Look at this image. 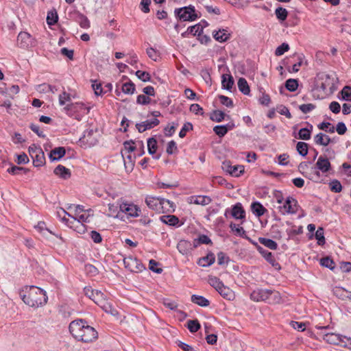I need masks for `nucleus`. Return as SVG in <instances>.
I'll return each mask as SVG.
<instances>
[{"label": "nucleus", "instance_id": "1", "mask_svg": "<svg viewBox=\"0 0 351 351\" xmlns=\"http://www.w3.org/2000/svg\"><path fill=\"white\" fill-rule=\"evenodd\" d=\"M69 332L77 340L84 343H89L95 341L98 337L96 330L87 324L82 319H77L71 322L69 326Z\"/></svg>", "mask_w": 351, "mask_h": 351}, {"label": "nucleus", "instance_id": "2", "mask_svg": "<svg viewBox=\"0 0 351 351\" xmlns=\"http://www.w3.org/2000/svg\"><path fill=\"white\" fill-rule=\"evenodd\" d=\"M20 297L27 305L38 308L47 303V297L40 288L31 286L26 287L20 291Z\"/></svg>", "mask_w": 351, "mask_h": 351}, {"label": "nucleus", "instance_id": "3", "mask_svg": "<svg viewBox=\"0 0 351 351\" xmlns=\"http://www.w3.org/2000/svg\"><path fill=\"white\" fill-rule=\"evenodd\" d=\"M84 291L85 295L99 306L104 311H109L110 304L106 300L104 295L101 291L93 289L90 287H85Z\"/></svg>", "mask_w": 351, "mask_h": 351}, {"label": "nucleus", "instance_id": "4", "mask_svg": "<svg viewBox=\"0 0 351 351\" xmlns=\"http://www.w3.org/2000/svg\"><path fill=\"white\" fill-rule=\"evenodd\" d=\"M174 12L176 16L182 21H193L197 18L194 7L191 5L177 8Z\"/></svg>", "mask_w": 351, "mask_h": 351}, {"label": "nucleus", "instance_id": "5", "mask_svg": "<svg viewBox=\"0 0 351 351\" xmlns=\"http://www.w3.org/2000/svg\"><path fill=\"white\" fill-rule=\"evenodd\" d=\"M29 154L33 160V164L35 167H42L45 164V156L42 148L36 145H32L29 147Z\"/></svg>", "mask_w": 351, "mask_h": 351}, {"label": "nucleus", "instance_id": "6", "mask_svg": "<svg viewBox=\"0 0 351 351\" xmlns=\"http://www.w3.org/2000/svg\"><path fill=\"white\" fill-rule=\"evenodd\" d=\"M324 339L330 344L341 345L344 347L348 346V344L351 345V338L336 333H326L324 335Z\"/></svg>", "mask_w": 351, "mask_h": 351}, {"label": "nucleus", "instance_id": "7", "mask_svg": "<svg viewBox=\"0 0 351 351\" xmlns=\"http://www.w3.org/2000/svg\"><path fill=\"white\" fill-rule=\"evenodd\" d=\"M125 267L131 272L138 273L142 271L145 267L141 261L135 257L132 256L125 257L123 259Z\"/></svg>", "mask_w": 351, "mask_h": 351}, {"label": "nucleus", "instance_id": "8", "mask_svg": "<svg viewBox=\"0 0 351 351\" xmlns=\"http://www.w3.org/2000/svg\"><path fill=\"white\" fill-rule=\"evenodd\" d=\"M17 43L20 47L27 49L35 46L36 41L29 33L21 32L18 35Z\"/></svg>", "mask_w": 351, "mask_h": 351}, {"label": "nucleus", "instance_id": "9", "mask_svg": "<svg viewBox=\"0 0 351 351\" xmlns=\"http://www.w3.org/2000/svg\"><path fill=\"white\" fill-rule=\"evenodd\" d=\"M221 169L232 176L239 177L244 172L243 165L232 166L230 160H225L222 162Z\"/></svg>", "mask_w": 351, "mask_h": 351}, {"label": "nucleus", "instance_id": "10", "mask_svg": "<svg viewBox=\"0 0 351 351\" xmlns=\"http://www.w3.org/2000/svg\"><path fill=\"white\" fill-rule=\"evenodd\" d=\"M120 210L130 217H136L139 215L141 209L134 204L123 203L120 204Z\"/></svg>", "mask_w": 351, "mask_h": 351}, {"label": "nucleus", "instance_id": "11", "mask_svg": "<svg viewBox=\"0 0 351 351\" xmlns=\"http://www.w3.org/2000/svg\"><path fill=\"white\" fill-rule=\"evenodd\" d=\"M270 289H257L250 294V298L256 302L266 301L268 302Z\"/></svg>", "mask_w": 351, "mask_h": 351}, {"label": "nucleus", "instance_id": "12", "mask_svg": "<svg viewBox=\"0 0 351 351\" xmlns=\"http://www.w3.org/2000/svg\"><path fill=\"white\" fill-rule=\"evenodd\" d=\"M297 204L298 202L295 199L292 197H288L286 199L284 205L280 207L281 209L282 208L284 210L282 213L283 214H295L298 210Z\"/></svg>", "mask_w": 351, "mask_h": 351}, {"label": "nucleus", "instance_id": "13", "mask_svg": "<svg viewBox=\"0 0 351 351\" xmlns=\"http://www.w3.org/2000/svg\"><path fill=\"white\" fill-rule=\"evenodd\" d=\"M315 169L320 171L322 173H327L331 169V165L326 156H320L315 164Z\"/></svg>", "mask_w": 351, "mask_h": 351}, {"label": "nucleus", "instance_id": "14", "mask_svg": "<svg viewBox=\"0 0 351 351\" xmlns=\"http://www.w3.org/2000/svg\"><path fill=\"white\" fill-rule=\"evenodd\" d=\"M250 241L252 243L256 246L257 250L262 254V256L268 263H269L273 267L279 266L278 263L276 261L271 252L265 250L258 245L256 243L253 242L251 239H250Z\"/></svg>", "mask_w": 351, "mask_h": 351}, {"label": "nucleus", "instance_id": "15", "mask_svg": "<svg viewBox=\"0 0 351 351\" xmlns=\"http://www.w3.org/2000/svg\"><path fill=\"white\" fill-rule=\"evenodd\" d=\"M160 123L159 120L157 118H154L151 120H146L141 123L136 124V128L140 133H142L147 130H150Z\"/></svg>", "mask_w": 351, "mask_h": 351}, {"label": "nucleus", "instance_id": "16", "mask_svg": "<svg viewBox=\"0 0 351 351\" xmlns=\"http://www.w3.org/2000/svg\"><path fill=\"white\" fill-rule=\"evenodd\" d=\"M187 202L189 204L206 206L212 202V199L207 195H192L188 197Z\"/></svg>", "mask_w": 351, "mask_h": 351}, {"label": "nucleus", "instance_id": "17", "mask_svg": "<svg viewBox=\"0 0 351 351\" xmlns=\"http://www.w3.org/2000/svg\"><path fill=\"white\" fill-rule=\"evenodd\" d=\"M178 252L184 256L189 255L193 251L191 243L189 241L182 239L178 241L176 246Z\"/></svg>", "mask_w": 351, "mask_h": 351}, {"label": "nucleus", "instance_id": "18", "mask_svg": "<svg viewBox=\"0 0 351 351\" xmlns=\"http://www.w3.org/2000/svg\"><path fill=\"white\" fill-rule=\"evenodd\" d=\"M319 80H321V83L318 85V87L323 91H326L328 89H331L333 86V80L330 78L328 74L322 73L318 76Z\"/></svg>", "mask_w": 351, "mask_h": 351}, {"label": "nucleus", "instance_id": "19", "mask_svg": "<svg viewBox=\"0 0 351 351\" xmlns=\"http://www.w3.org/2000/svg\"><path fill=\"white\" fill-rule=\"evenodd\" d=\"M161 199L160 197L147 196L145 203L149 208L160 213Z\"/></svg>", "mask_w": 351, "mask_h": 351}, {"label": "nucleus", "instance_id": "20", "mask_svg": "<svg viewBox=\"0 0 351 351\" xmlns=\"http://www.w3.org/2000/svg\"><path fill=\"white\" fill-rule=\"evenodd\" d=\"M93 134L94 131L93 130H86L84 132L83 136L80 138V141L86 146L94 145L97 142V139L93 137Z\"/></svg>", "mask_w": 351, "mask_h": 351}, {"label": "nucleus", "instance_id": "21", "mask_svg": "<svg viewBox=\"0 0 351 351\" xmlns=\"http://www.w3.org/2000/svg\"><path fill=\"white\" fill-rule=\"evenodd\" d=\"M231 215L235 219H244L245 218V211L241 203H237L232 206Z\"/></svg>", "mask_w": 351, "mask_h": 351}, {"label": "nucleus", "instance_id": "22", "mask_svg": "<svg viewBox=\"0 0 351 351\" xmlns=\"http://www.w3.org/2000/svg\"><path fill=\"white\" fill-rule=\"evenodd\" d=\"M213 35L214 38L220 43L226 42L231 36L227 29H219L218 31H214Z\"/></svg>", "mask_w": 351, "mask_h": 351}, {"label": "nucleus", "instance_id": "23", "mask_svg": "<svg viewBox=\"0 0 351 351\" xmlns=\"http://www.w3.org/2000/svg\"><path fill=\"white\" fill-rule=\"evenodd\" d=\"M215 261V256L213 252H209L206 256L199 258L197 262V265L206 267L210 266Z\"/></svg>", "mask_w": 351, "mask_h": 351}, {"label": "nucleus", "instance_id": "24", "mask_svg": "<svg viewBox=\"0 0 351 351\" xmlns=\"http://www.w3.org/2000/svg\"><path fill=\"white\" fill-rule=\"evenodd\" d=\"M66 154L65 148L63 147H58L53 149L49 154V158L51 161L59 160Z\"/></svg>", "mask_w": 351, "mask_h": 351}, {"label": "nucleus", "instance_id": "25", "mask_svg": "<svg viewBox=\"0 0 351 351\" xmlns=\"http://www.w3.org/2000/svg\"><path fill=\"white\" fill-rule=\"evenodd\" d=\"M53 173L60 178L66 180L71 177V171L62 165H58L53 170Z\"/></svg>", "mask_w": 351, "mask_h": 351}, {"label": "nucleus", "instance_id": "26", "mask_svg": "<svg viewBox=\"0 0 351 351\" xmlns=\"http://www.w3.org/2000/svg\"><path fill=\"white\" fill-rule=\"evenodd\" d=\"M175 210V206L171 201L162 198L160 213H171Z\"/></svg>", "mask_w": 351, "mask_h": 351}, {"label": "nucleus", "instance_id": "27", "mask_svg": "<svg viewBox=\"0 0 351 351\" xmlns=\"http://www.w3.org/2000/svg\"><path fill=\"white\" fill-rule=\"evenodd\" d=\"M333 293L334 295L342 300H345L346 298H348L351 300V292L348 291L345 289L340 287H336L333 289Z\"/></svg>", "mask_w": 351, "mask_h": 351}, {"label": "nucleus", "instance_id": "28", "mask_svg": "<svg viewBox=\"0 0 351 351\" xmlns=\"http://www.w3.org/2000/svg\"><path fill=\"white\" fill-rule=\"evenodd\" d=\"M251 209L252 213L258 217L263 216L267 209L258 202H253L251 204Z\"/></svg>", "mask_w": 351, "mask_h": 351}, {"label": "nucleus", "instance_id": "29", "mask_svg": "<svg viewBox=\"0 0 351 351\" xmlns=\"http://www.w3.org/2000/svg\"><path fill=\"white\" fill-rule=\"evenodd\" d=\"M234 85V79L228 74L222 75L221 86L223 89L230 90Z\"/></svg>", "mask_w": 351, "mask_h": 351}, {"label": "nucleus", "instance_id": "30", "mask_svg": "<svg viewBox=\"0 0 351 351\" xmlns=\"http://www.w3.org/2000/svg\"><path fill=\"white\" fill-rule=\"evenodd\" d=\"M314 141L316 144L324 146L328 145L332 141L331 138L328 136L323 133L317 134L315 136Z\"/></svg>", "mask_w": 351, "mask_h": 351}, {"label": "nucleus", "instance_id": "31", "mask_svg": "<svg viewBox=\"0 0 351 351\" xmlns=\"http://www.w3.org/2000/svg\"><path fill=\"white\" fill-rule=\"evenodd\" d=\"M191 302L202 307H206L210 305V302L206 298L202 295H193Z\"/></svg>", "mask_w": 351, "mask_h": 351}, {"label": "nucleus", "instance_id": "32", "mask_svg": "<svg viewBox=\"0 0 351 351\" xmlns=\"http://www.w3.org/2000/svg\"><path fill=\"white\" fill-rule=\"evenodd\" d=\"M203 32V26L201 24H196L195 25L188 27L187 30L182 34V37H185L186 34H192L195 36L199 35Z\"/></svg>", "mask_w": 351, "mask_h": 351}, {"label": "nucleus", "instance_id": "33", "mask_svg": "<svg viewBox=\"0 0 351 351\" xmlns=\"http://www.w3.org/2000/svg\"><path fill=\"white\" fill-rule=\"evenodd\" d=\"M217 292L226 300H232L234 299V295L233 291L224 285L220 288V289L217 290Z\"/></svg>", "mask_w": 351, "mask_h": 351}, {"label": "nucleus", "instance_id": "34", "mask_svg": "<svg viewBox=\"0 0 351 351\" xmlns=\"http://www.w3.org/2000/svg\"><path fill=\"white\" fill-rule=\"evenodd\" d=\"M160 219L162 223L169 226H175L179 223V219L175 215H163Z\"/></svg>", "mask_w": 351, "mask_h": 351}, {"label": "nucleus", "instance_id": "35", "mask_svg": "<svg viewBox=\"0 0 351 351\" xmlns=\"http://www.w3.org/2000/svg\"><path fill=\"white\" fill-rule=\"evenodd\" d=\"M239 90L244 95H249L250 92V86L247 80L243 77H240L237 82Z\"/></svg>", "mask_w": 351, "mask_h": 351}, {"label": "nucleus", "instance_id": "36", "mask_svg": "<svg viewBox=\"0 0 351 351\" xmlns=\"http://www.w3.org/2000/svg\"><path fill=\"white\" fill-rule=\"evenodd\" d=\"M226 117L229 118L230 117L226 116V114L223 112H222L219 110H213L211 112L210 116V119L212 121L218 122V123L221 122L223 120L225 119Z\"/></svg>", "mask_w": 351, "mask_h": 351}, {"label": "nucleus", "instance_id": "37", "mask_svg": "<svg viewBox=\"0 0 351 351\" xmlns=\"http://www.w3.org/2000/svg\"><path fill=\"white\" fill-rule=\"evenodd\" d=\"M313 130V125H310V129L304 128L299 130L298 138L302 140H309L311 138V132Z\"/></svg>", "mask_w": 351, "mask_h": 351}, {"label": "nucleus", "instance_id": "38", "mask_svg": "<svg viewBox=\"0 0 351 351\" xmlns=\"http://www.w3.org/2000/svg\"><path fill=\"white\" fill-rule=\"evenodd\" d=\"M258 241L260 243L268 247L270 250H275L278 248V244L276 241L264 237H259Z\"/></svg>", "mask_w": 351, "mask_h": 351}, {"label": "nucleus", "instance_id": "39", "mask_svg": "<svg viewBox=\"0 0 351 351\" xmlns=\"http://www.w3.org/2000/svg\"><path fill=\"white\" fill-rule=\"evenodd\" d=\"M158 148L157 141L155 138L152 137L147 140V149L149 154L153 155L156 154Z\"/></svg>", "mask_w": 351, "mask_h": 351}, {"label": "nucleus", "instance_id": "40", "mask_svg": "<svg viewBox=\"0 0 351 351\" xmlns=\"http://www.w3.org/2000/svg\"><path fill=\"white\" fill-rule=\"evenodd\" d=\"M77 21L82 28L88 29L90 27V21L88 19L81 13H78Z\"/></svg>", "mask_w": 351, "mask_h": 351}, {"label": "nucleus", "instance_id": "41", "mask_svg": "<svg viewBox=\"0 0 351 351\" xmlns=\"http://www.w3.org/2000/svg\"><path fill=\"white\" fill-rule=\"evenodd\" d=\"M75 220L77 221V223L80 225V228H82L83 231H84V226H83V222H89L88 218L90 217L89 214L82 213L76 215V217H72Z\"/></svg>", "mask_w": 351, "mask_h": 351}, {"label": "nucleus", "instance_id": "42", "mask_svg": "<svg viewBox=\"0 0 351 351\" xmlns=\"http://www.w3.org/2000/svg\"><path fill=\"white\" fill-rule=\"evenodd\" d=\"M187 328L192 333L196 332L199 330L201 326L197 319H189L187 321Z\"/></svg>", "mask_w": 351, "mask_h": 351}, {"label": "nucleus", "instance_id": "43", "mask_svg": "<svg viewBox=\"0 0 351 351\" xmlns=\"http://www.w3.org/2000/svg\"><path fill=\"white\" fill-rule=\"evenodd\" d=\"M281 297L278 291L270 289L269 296L268 299V303L276 304L280 302Z\"/></svg>", "mask_w": 351, "mask_h": 351}, {"label": "nucleus", "instance_id": "44", "mask_svg": "<svg viewBox=\"0 0 351 351\" xmlns=\"http://www.w3.org/2000/svg\"><path fill=\"white\" fill-rule=\"evenodd\" d=\"M320 265L323 267H327L330 270H334L335 268V263L332 258L328 256L324 257L320 259Z\"/></svg>", "mask_w": 351, "mask_h": 351}, {"label": "nucleus", "instance_id": "45", "mask_svg": "<svg viewBox=\"0 0 351 351\" xmlns=\"http://www.w3.org/2000/svg\"><path fill=\"white\" fill-rule=\"evenodd\" d=\"M122 91L128 95H132L135 91V85L131 81L123 84L121 87Z\"/></svg>", "mask_w": 351, "mask_h": 351}, {"label": "nucleus", "instance_id": "46", "mask_svg": "<svg viewBox=\"0 0 351 351\" xmlns=\"http://www.w3.org/2000/svg\"><path fill=\"white\" fill-rule=\"evenodd\" d=\"M275 14L278 20L284 21L287 18L288 12L285 8L279 7L276 9Z\"/></svg>", "mask_w": 351, "mask_h": 351}, {"label": "nucleus", "instance_id": "47", "mask_svg": "<svg viewBox=\"0 0 351 351\" xmlns=\"http://www.w3.org/2000/svg\"><path fill=\"white\" fill-rule=\"evenodd\" d=\"M285 87L288 90L294 92L298 87V81L295 79H289L285 82Z\"/></svg>", "mask_w": 351, "mask_h": 351}, {"label": "nucleus", "instance_id": "48", "mask_svg": "<svg viewBox=\"0 0 351 351\" xmlns=\"http://www.w3.org/2000/svg\"><path fill=\"white\" fill-rule=\"evenodd\" d=\"M92 87L96 95H103L105 94V90H104L103 88V84L101 82H98L96 80L93 81Z\"/></svg>", "mask_w": 351, "mask_h": 351}, {"label": "nucleus", "instance_id": "49", "mask_svg": "<svg viewBox=\"0 0 351 351\" xmlns=\"http://www.w3.org/2000/svg\"><path fill=\"white\" fill-rule=\"evenodd\" d=\"M296 149L299 154L306 156L308 154V144L304 142H298L296 145Z\"/></svg>", "mask_w": 351, "mask_h": 351}, {"label": "nucleus", "instance_id": "50", "mask_svg": "<svg viewBox=\"0 0 351 351\" xmlns=\"http://www.w3.org/2000/svg\"><path fill=\"white\" fill-rule=\"evenodd\" d=\"M208 282L217 291L223 285V283L219 280V278L215 276L210 277Z\"/></svg>", "mask_w": 351, "mask_h": 351}, {"label": "nucleus", "instance_id": "51", "mask_svg": "<svg viewBox=\"0 0 351 351\" xmlns=\"http://www.w3.org/2000/svg\"><path fill=\"white\" fill-rule=\"evenodd\" d=\"M58 16L56 11H53V12L51 11V12H48L47 17V22L48 25H55L58 22Z\"/></svg>", "mask_w": 351, "mask_h": 351}, {"label": "nucleus", "instance_id": "52", "mask_svg": "<svg viewBox=\"0 0 351 351\" xmlns=\"http://www.w3.org/2000/svg\"><path fill=\"white\" fill-rule=\"evenodd\" d=\"M330 189L335 193H339L342 191L341 182L337 180H332L330 183Z\"/></svg>", "mask_w": 351, "mask_h": 351}, {"label": "nucleus", "instance_id": "53", "mask_svg": "<svg viewBox=\"0 0 351 351\" xmlns=\"http://www.w3.org/2000/svg\"><path fill=\"white\" fill-rule=\"evenodd\" d=\"M178 123L173 122L171 125H167L164 129V133L166 136H171L176 132Z\"/></svg>", "mask_w": 351, "mask_h": 351}, {"label": "nucleus", "instance_id": "54", "mask_svg": "<svg viewBox=\"0 0 351 351\" xmlns=\"http://www.w3.org/2000/svg\"><path fill=\"white\" fill-rule=\"evenodd\" d=\"M193 130V125L190 122H186L179 132V136L184 138L186 135V132Z\"/></svg>", "mask_w": 351, "mask_h": 351}, {"label": "nucleus", "instance_id": "55", "mask_svg": "<svg viewBox=\"0 0 351 351\" xmlns=\"http://www.w3.org/2000/svg\"><path fill=\"white\" fill-rule=\"evenodd\" d=\"M289 49V46L287 43H282L280 46H278L275 51V55L277 56H280L283 55L286 51H288Z\"/></svg>", "mask_w": 351, "mask_h": 351}, {"label": "nucleus", "instance_id": "56", "mask_svg": "<svg viewBox=\"0 0 351 351\" xmlns=\"http://www.w3.org/2000/svg\"><path fill=\"white\" fill-rule=\"evenodd\" d=\"M219 99L221 104L226 107L232 108L234 106L232 100L225 95H219Z\"/></svg>", "mask_w": 351, "mask_h": 351}, {"label": "nucleus", "instance_id": "57", "mask_svg": "<svg viewBox=\"0 0 351 351\" xmlns=\"http://www.w3.org/2000/svg\"><path fill=\"white\" fill-rule=\"evenodd\" d=\"M315 238L317 240V243L319 245H324L325 243V238L324 236V229L322 228H319L315 232Z\"/></svg>", "mask_w": 351, "mask_h": 351}, {"label": "nucleus", "instance_id": "58", "mask_svg": "<svg viewBox=\"0 0 351 351\" xmlns=\"http://www.w3.org/2000/svg\"><path fill=\"white\" fill-rule=\"evenodd\" d=\"M215 133L219 137H223L227 134V129L224 125H216L213 128Z\"/></svg>", "mask_w": 351, "mask_h": 351}, {"label": "nucleus", "instance_id": "59", "mask_svg": "<svg viewBox=\"0 0 351 351\" xmlns=\"http://www.w3.org/2000/svg\"><path fill=\"white\" fill-rule=\"evenodd\" d=\"M136 75L138 79L143 82H149L151 79L150 75L148 72L138 70L136 72Z\"/></svg>", "mask_w": 351, "mask_h": 351}, {"label": "nucleus", "instance_id": "60", "mask_svg": "<svg viewBox=\"0 0 351 351\" xmlns=\"http://www.w3.org/2000/svg\"><path fill=\"white\" fill-rule=\"evenodd\" d=\"M330 125H331V123L329 122H323L318 125V128L320 130H324L327 132L334 133L335 128L334 126L330 127Z\"/></svg>", "mask_w": 351, "mask_h": 351}, {"label": "nucleus", "instance_id": "61", "mask_svg": "<svg viewBox=\"0 0 351 351\" xmlns=\"http://www.w3.org/2000/svg\"><path fill=\"white\" fill-rule=\"evenodd\" d=\"M229 261L228 256H226V254L223 252H220L217 254V263L219 265H223L225 264H227Z\"/></svg>", "mask_w": 351, "mask_h": 351}, {"label": "nucleus", "instance_id": "62", "mask_svg": "<svg viewBox=\"0 0 351 351\" xmlns=\"http://www.w3.org/2000/svg\"><path fill=\"white\" fill-rule=\"evenodd\" d=\"M158 263L156 262L155 260H150L149 263V269L152 271L156 273V274H161L162 272V269L158 267Z\"/></svg>", "mask_w": 351, "mask_h": 351}, {"label": "nucleus", "instance_id": "63", "mask_svg": "<svg viewBox=\"0 0 351 351\" xmlns=\"http://www.w3.org/2000/svg\"><path fill=\"white\" fill-rule=\"evenodd\" d=\"M342 99L346 101L351 100V88L349 86H345L341 92Z\"/></svg>", "mask_w": 351, "mask_h": 351}, {"label": "nucleus", "instance_id": "64", "mask_svg": "<svg viewBox=\"0 0 351 351\" xmlns=\"http://www.w3.org/2000/svg\"><path fill=\"white\" fill-rule=\"evenodd\" d=\"M315 108V106L313 104H305L299 106V109L304 114L310 112Z\"/></svg>", "mask_w": 351, "mask_h": 351}]
</instances>
